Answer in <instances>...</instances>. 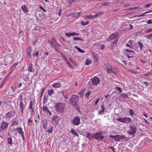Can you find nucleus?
Returning a JSON list of instances; mask_svg holds the SVG:
<instances>
[{
  "label": "nucleus",
  "mask_w": 152,
  "mask_h": 152,
  "mask_svg": "<svg viewBox=\"0 0 152 152\" xmlns=\"http://www.w3.org/2000/svg\"><path fill=\"white\" fill-rule=\"evenodd\" d=\"M79 97L75 94L72 95L70 99V101L73 106L75 107L78 102Z\"/></svg>",
  "instance_id": "f257e3e1"
},
{
  "label": "nucleus",
  "mask_w": 152,
  "mask_h": 152,
  "mask_svg": "<svg viewBox=\"0 0 152 152\" xmlns=\"http://www.w3.org/2000/svg\"><path fill=\"white\" fill-rule=\"evenodd\" d=\"M117 120L120 122H122L124 123H130L132 122V120L129 117L118 118L117 119Z\"/></svg>",
  "instance_id": "f03ea898"
},
{
  "label": "nucleus",
  "mask_w": 152,
  "mask_h": 152,
  "mask_svg": "<svg viewBox=\"0 0 152 152\" xmlns=\"http://www.w3.org/2000/svg\"><path fill=\"white\" fill-rule=\"evenodd\" d=\"M136 131L137 128L135 126H130L128 133L129 135H133L136 134Z\"/></svg>",
  "instance_id": "7ed1b4c3"
},
{
  "label": "nucleus",
  "mask_w": 152,
  "mask_h": 152,
  "mask_svg": "<svg viewBox=\"0 0 152 152\" xmlns=\"http://www.w3.org/2000/svg\"><path fill=\"white\" fill-rule=\"evenodd\" d=\"M103 134V133L101 132H99L96 133H93L94 139L97 140H102L104 137V136L102 135Z\"/></svg>",
  "instance_id": "20e7f679"
},
{
  "label": "nucleus",
  "mask_w": 152,
  "mask_h": 152,
  "mask_svg": "<svg viewBox=\"0 0 152 152\" xmlns=\"http://www.w3.org/2000/svg\"><path fill=\"white\" fill-rule=\"evenodd\" d=\"M90 81L93 85L96 86L99 83L100 80L96 77L94 76L91 79Z\"/></svg>",
  "instance_id": "39448f33"
},
{
  "label": "nucleus",
  "mask_w": 152,
  "mask_h": 152,
  "mask_svg": "<svg viewBox=\"0 0 152 152\" xmlns=\"http://www.w3.org/2000/svg\"><path fill=\"white\" fill-rule=\"evenodd\" d=\"M80 118L79 116H75L72 120V124L74 125L78 126L80 123Z\"/></svg>",
  "instance_id": "423d86ee"
},
{
  "label": "nucleus",
  "mask_w": 152,
  "mask_h": 152,
  "mask_svg": "<svg viewBox=\"0 0 152 152\" xmlns=\"http://www.w3.org/2000/svg\"><path fill=\"white\" fill-rule=\"evenodd\" d=\"M56 110L58 112H62L64 109V106L63 104L61 103H58L56 105Z\"/></svg>",
  "instance_id": "0eeeda50"
},
{
  "label": "nucleus",
  "mask_w": 152,
  "mask_h": 152,
  "mask_svg": "<svg viewBox=\"0 0 152 152\" xmlns=\"http://www.w3.org/2000/svg\"><path fill=\"white\" fill-rule=\"evenodd\" d=\"M110 137L113 139L116 142H119L121 140L125 138L124 136L123 135L122 136L118 135L115 136L110 135Z\"/></svg>",
  "instance_id": "6e6552de"
},
{
  "label": "nucleus",
  "mask_w": 152,
  "mask_h": 152,
  "mask_svg": "<svg viewBox=\"0 0 152 152\" xmlns=\"http://www.w3.org/2000/svg\"><path fill=\"white\" fill-rule=\"evenodd\" d=\"M127 53L126 55L128 58H132L135 55V53L132 50H130L127 49L126 50Z\"/></svg>",
  "instance_id": "1a4fd4ad"
},
{
  "label": "nucleus",
  "mask_w": 152,
  "mask_h": 152,
  "mask_svg": "<svg viewBox=\"0 0 152 152\" xmlns=\"http://www.w3.org/2000/svg\"><path fill=\"white\" fill-rule=\"evenodd\" d=\"M9 123L5 122L2 121L0 125V128L3 130H5L7 128Z\"/></svg>",
  "instance_id": "9d476101"
},
{
  "label": "nucleus",
  "mask_w": 152,
  "mask_h": 152,
  "mask_svg": "<svg viewBox=\"0 0 152 152\" xmlns=\"http://www.w3.org/2000/svg\"><path fill=\"white\" fill-rule=\"evenodd\" d=\"M16 131H17L18 133L20 134L22 136L23 139V140H24L25 137H24V132L23 131V129L22 128L20 127H18L16 128L15 129Z\"/></svg>",
  "instance_id": "9b49d317"
},
{
  "label": "nucleus",
  "mask_w": 152,
  "mask_h": 152,
  "mask_svg": "<svg viewBox=\"0 0 152 152\" xmlns=\"http://www.w3.org/2000/svg\"><path fill=\"white\" fill-rule=\"evenodd\" d=\"M118 35V33H115L114 34H112L110 35L109 38L107 39V40L110 41V40L115 39L117 36Z\"/></svg>",
  "instance_id": "f8f14e48"
},
{
  "label": "nucleus",
  "mask_w": 152,
  "mask_h": 152,
  "mask_svg": "<svg viewBox=\"0 0 152 152\" xmlns=\"http://www.w3.org/2000/svg\"><path fill=\"white\" fill-rule=\"evenodd\" d=\"M19 106L20 109L21 110V113L22 114L24 113L23 110H24V104L23 102L21 101V102H20L19 103Z\"/></svg>",
  "instance_id": "ddd939ff"
},
{
  "label": "nucleus",
  "mask_w": 152,
  "mask_h": 152,
  "mask_svg": "<svg viewBox=\"0 0 152 152\" xmlns=\"http://www.w3.org/2000/svg\"><path fill=\"white\" fill-rule=\"evenodd\" d=\"M43 110L45 112H46L48 114H49L50 115H52L51 112L50 111L46 106H45L43 107Z\"/></svg>",
  "instance_id": "4468645a"
},
{
  "label": "nucleus",
  "mask_w": 152,
  "mask_h": 152,
  "mask_svg": "<svg viewBox=\"0 0 152 152\" xmlns=\"http://www.w3.org/2000/svg\"><path fill=\"white\" fill-rule=\"evenodd\" d=\"M43 128L44 129H46L48 125V121L47 120L44 119L42 121Z\"/></svg>",
  "instance_id": "2eb2a0df"
},
{
  "label": "nucleus",
  "mask_w": 152,
  "mask_h": 152,
  "mask_svg": "<svg viewBox=\"0 0 152 152\" xmlns=\"http://www.w3.org/2000/svg\"><path fill=\"white\" fill-rule=\"evenodd\" d=\"M61 86V82L59 83L53 84L52 85V86L55 88H59Z\"/></svg>",
  "instance_id": "dca6fc26"
},
{
  "label": "nucleus",
  "mask_w": 152,
  "mask_h": 152,
  "mask_svg": "<svg viewBox=\"0 0 152 152\" xmlns=\"http://www.w3.org/2000/svg\"><path fill=\"white\" fill-rule=\"evenodd\" d=\"M13 113L14 112L13 111H10L8 113H7L5 115V116L7 118H10L13 116Z\"/></svg>",
  "instance_id": "f3484780"
},
{
  "label": "nucleus",
  "mask_w": 152,
  "mask_h": 152,
  "mask_svg": "<svg viewBox=\"0 0 152 152\" xmlns=\"http://www.w3.org/2000/svg\"><path fill=\"white\" fill-rule=\"evenodd\" d=\"M106 70L107 73L110 74L112 73L113 74H116L115 72L113 71L112 69L111 68H107Z\"/></svg>",
  "instance_id": "a211bd4d"
},
{
  "label": "nucleus",
  "mask_w": 152,
  "mask_h": 152,
  "mask_svg": "<svg viewBox=\"0 0 152 152\" xmlns=\"http://www.w3.org/2000/svg\"><path fill=\"white\" fill-rule=\"evenodd\" d=\"M21 8L22 10L25 12H28V10L25 4H23L21 7Z\"/></svg>",
  "instance_id": "6ab92c4d"
},
{
  "label": "nucleus",
  "mask_w": 152,
  "mask_h": 152,
  "mask_svg": "<svg viewBox=\"0 0 152 152\" xmlns=\"http://www.w3.org/2000/svg\"><path fill=\"white\" fill-rule=\"evenodd\" d=\"M94 136L93 133L91 134L89 133H88L87 134L86 137L89 139H93V138H94Z\"/></svg>",
  "instance_id": "aec40b11"
},
{
  "label": "nucleus",
  "mask_w": 152,
  "mask_h": 152,
  "mask_svg": "<svg viewBox=\"0 0 152 152\" xmlns=\"http://www.w3.org/2000/svg\"><path fill=\"white\" fill-rule=\"evenodd\" d=\"M31 48L30 46H28L27 48V53L29 56L30 58L31 57Z\"/></svg>",
  "instance_id": "412c9836"
},
{
  "label": "nucleus",
  "mask_w": 152,
  "mask_h": 152,
  "mask_svg": "<svg viewBox=\"0 0 152 152\" xmlns=\"http://www.w3.org/2000/svg\"><path fill=\"white\" fill-rule=\"evenodd\" d=\"M33 101H31L29 103V108L31 110V112L32 113H33L34 112V109L33 108Z\"/></svg>",
  "instance_id": "4be33fe9"
},
{
  "label": "nucleus",
  "mask_w": 152,
  "mask_h": 152,
  "mask_svg": "<svg viewBox=\"0 0 152 152\" xmlns=\"http://www.w3.org/2000/svg\"><path fill=\"white\" fill-rule=\"evenodd\" d=\"M93 15H84L83 16V17L85 19H91L93 18Z\"/></svg>",
  "instance_id": "5701e85b"
},
{
  "label": "nucleus",
  "mask_w": 152,
  "mask_h": 152,
  "mask_svg": "<svg viewBox=\"0 0 152 152\" xmlns=\"http://www.w3.org/2000/svg\"><path fill=\"white\" fill-rule=\"evenodd\" d=\"M53 94H54V90L53 89L48 90V96H51Z\"/></svg>",
  "instance_id": "b1692460"
},
{
  "label": "nucleus",
  "mask_w": 152,
  "mask_h": 152,
  "mask_svg": "<svg viewBox=\"0 0 152 152\" xmlns=\"http://www.w3.org/2000/svg\"><path fill=\"white\" fill-rule=\"evenodd\" d=\"M120 96L121 98H123L124 99H126L129 98L128 97V95L126 93L121 94Z\"/></svg>",
  "instance_id": "393cba45"
},
{
  "label": "nucleus",
  "mask_w": 152,
  "mask_h": 152,
  "mask_svg": "<svg viewBox=\"0 0 152 152\" xmlns=\"http://www.w3.org/2000/svg\"><path fill=\"white\" fill-rule=\"evenodd\" d=\"M152 12V11H151V10H150L149 11H146V12H145L143 13L142 14L137 16V17H141V16H145V14L150 13V12Z\"/></svg>",
  "instance_id": "a878e982"
},
{
  "label": "nucleus",
  "mask_w": 152,
  "mask_h": 152,
  "mask_svg": "<svg viewBox=\"0 0 152 152\" xmlns=\"http://www.w3.org/2000/svg\"><path fill=\"white\" fill-rule=\"evenodd\" d=\"M71 132L74 135H75L76 136L79 137L78 134L72 129Z\"/></svg>",
  "instance_id": "bb28decb"
},
{
  "label": "nucleus",
  "mask_w": 152,
  "mask_h": 152,
  "mask_svg": "<svg viewBox=\"0 0 152 152\" xmlns=\"http://www.w3.org/2000/svg\"><path fill=\"white\" fill-rule=\"evenodd\" d=\"M75 48L78 50V51L80 53H83L85 52V51L79 48L77 46H75Z\"/></svg>",
  "instance_id": "cd10ccee"
},
{
  "label": "nucleus",
  "mask_w": 152,
  "mask_h": 152,
  "mask_svg": "<svg viewBox=\"0 0 152 152\" xmlns=\"http://www.w3.org/2000/svg\"><path fill=\"white\" fill-rule=\"evenodd\" d=\"M63 96L65 99L68 98V94L65 91H62Z\"/></svg>",
  "instance_id": "c85d7f7f"
},
{
  "label": "nucleus",
  "mask_w": 152,
  "mask_h": 152,
  "mask_svg": "<svg viewBox=\"0 0 152 152\" xmlns=\"http://www.w3.org/2000/svg\"><path fill=\"white\" fill-rule=\"evenodd\" d=\"M33 68L32 64H29V66L28 68V70L30 72H32V69Z\"/></svg>",
  "instance_id": "c756f323"
},
{
  "label": "nucleus",
  "mask_w": 152,
  "mask_h": 152,
  "mask_svg": "<svg viewBox=\"0 0 152 152\" xmlns=\"http://www.w3.org/2000/svg\"><path fill=\"white\" fill-rule=\"evenodd\" d=\"M7 141L8 143L10 145H11L12 143V139L11 137H9L7 138Z\"/></svg>",
  "instance_id": "7c9ffc66"
},
{
  "label": "nucleus",
  "mask_w": 152,
  "mask_h": 152,
  "mask_svg": "<svg viewBox=\"0 0 152 152\" xmlns=\"http://www.w3.org/2000/svg\"><path fill=\"white\" fill-rule=\"evenodd\" d=\"M91 61L90 60L88 59H87L86 60V62L85 63V64L86 65H89L91 64Z\"/></svg>",
  "instance_id": "2f4dec72"
},
{
  "label": "nucleus",
  "mask_w": 152,
  "mask_h": 152,
  "mask_svg": "<svg viewBox=\"0 0 152 152\" xmlns=\"http://www.w3.org/2000/svg\"><path fill=\"white\" fill-rule=\"evenodd\" d=\"M73 40H74V41L78 40H80V41H84V40L81 39L80 38H79V37H74L73 38Z\"/></svg>",
  "instance_id": "473e14b6"
},
{
  "label": "nucleus",
  "mask_w": 152,
  "mask_h": 152,
  "mask_svg": "<svg viewBox=\"0 0 152 152\" xmlns=\"http://www.w3.org/2000/svg\"><path fill=\"white\" fill-rule=\"evenodd\" d=\"M53 127L51 126L50 128H49V129L47 130V132L49 133H51L53 131Z\"/></svg>",
  "instance_id": "72a5a7b5"
},
{
  "label": "nucleus",
  "mask_w": 152,
  "mask_h": 152,
  "mask_svg": "<svg viewBox=\"0 0 152 152\" xmlns=\"http://www.w3.org/2000/svg\"><path fill=\"white\" fill-rule=\"evenodd\" d=\"M129 113L130 115L131 116H132L133 115H135L134 112L133 110L132 109H130L129 110Z\"/></svg>",
  "instance_id": "f704fd0d"
},
{
  "label": "nucleus",
  "mask_w": 152,
  "mask_h": 152,
  "mask_svg": "<svg viewBox=\"0 0 152 152\" xmlns=\"http://www.w3.org/2000/svg\"><path fill=\"white\" fill-rule=\"evenodd\" d=\"M152 5V3H149L144 5V7L145 8L150 7Z\"/></svg>",
  "instance_id": "c9c22d12"
},
{
  "label": "nucleus",
  "mask_w": 152,
  "mask_h": 152,
  "mask_svg": "<svg viewBox=\"0 0 152 152\" xmlns=\"http://www.w3.org/2000/svg\"><path fill=\"white\" fill-rule=\"evenodd\" d=\"M138 43L140 46V50H142L143 49V48L144 47V46L142 45V43H141L139 42H138Z\"/></svg>",
  "instance_id": "e433bc0d"
},
{
  "label": "nucleus",
  "mask_w": 152,
  "mask_h": 152,
  "mask_svg": "<svg viewBox=\"0 0 152 152\" xmlns=\"http://www.w3.org/2000/svg\"><path fill=\"white\" fill-rule=\"evenodd\" d=\"M81 24L83 26H85L88 25L89 23V21H87L86 22H84V21H82L81 22Z\"/></svg>",
  "instance_id": "4c0bfd02"
},
{
  "label": "nucleus",
  "mask_w": 152,
  "mask_h": 152,
  "mask_svg": "<svg viewBox=\"0 0 152 152\" xmlns=\"http://www.w3.org/2000/svg\"><path fill=\"white\" fill-rule=\"evenodd\" d=\"M146 38L150 39L152 37V33L146 36Z\"/></svg>",
  "instance_id": "58836bf2"
},
{
  "label": "nucleus",
  "mask_w": 152,
  "mask_h": 152,
  "mask_svg": "<svg viewBox=\"0 0 152 152\" xmlns=\"http://www.w3.org/2000/svg\"><path fill=\"white\" fill-rule=\"evenodd\" d=\"M144 76L146 77H148L152 75V72H149L148 73L145 74L144 75Z\"/></svg>",
  "instance_id": "ea45409f"
},
{
  "label": "nucleus",
  "mask_w": 152,
  "mask_h": 152,
  "mask_svg": "<svg viewBox=\"0 0 152 152\" xmlns=\"http://www.w3.org/2000/svg\"><path fill=\"white\" fill-rule=\"evenodd\" d=\"M94 62L95 63H98V58L96 56H94Z\"/></svg>",
  "instance_id": "a19ab883"
},
{
  "label": "nucleus",
  "mask_w": 152,
  "mask_h": 152,
  "mask_svg": "<svg viewBox=\"0 0 152 152\" xmlns=\"http://www.w3.org/2000/svg\"><path fill=\"white\" fill-rule=\"evenodd\" d=\"M102 4L103 6H107L110 4L109 3L107 2H103Z\"/></svg>",
  "instance_id": "79ce46f5"
},
{
  "label": "nucleus",
  "mask_w": 152,
  "mask_h": 152,
  "mask_svg": "<svg viewBox=\"0 0 152 152\" xmlns=\"http://www.w3.org/2000/svg\"><path fill=\"white\" fill-rule=\"evenodd\" d=\"M65 61H66L67 64L69 66L71 67L72 68H73L72 66L70 64L69 62L68 61L67 59H65Z\"/></svg>",
  "instance_id": "37998d69"
},
{
  "label": "nucleus",
  "mask_w": 152,
  "mask_h": 152,
  "mask_svg": "<svg viewBox=\"0 0 152 152\" xmlns=\"http://www.w3.org/2000/svg\"><path fill=\"white\" fill-rule=\"evenodd\" d=\"M115 88L119 91L120 93H121L122 92V90L121 88H120V87H115Z\"/></svg>",
  "instance_id": "c03bdc74"
},
{
  "label": "nucleus",
  "mask_w": 152,
  "mask_h": 152,
  "mask_svg": "<svg viewBox=\"0 0 152 152\" xmlns=\"http://www.w3.org/2000/svg\"><path fill=\"white\" fill-rule=\"evenodd\" d=\"M60 53H61V56L64 58V60H65V59H67L66 56H65V55H64V54L63 53L61 52Z\"/></svg>",
  "instance_id": "a18cd8bd"
},
{
  "label": "nucleus",
  "mask_w": 152,
  "mask_h": 152,
  "mask_svg": "<svg viewBox=\"0 0 152 152\" xmlns=\"http://www.w3.org/2000/svg\"><path fill=\"white\" fill-rule=\"evenodd\" d=\"M18 124V122L16 121H13L12 124V126H16Z\"/></svg>",
  "instance_id": "49530a36"
},
{
  "label": "nucleus",
  "mask_w": 152,
  "mask_h": 152,
  "mask_svg": "<svg viewBox=\"0 0 152 152\" xmlns=\"http://www.w3.org/2000/svg\"><path fill=\"white\" fill-rule=\"evenodd\" d=\"M145 31L147 34H148L152 31V28H150L148 30H146Z\"/></svg>",
  "instance_id": "de8ad7c7"
},
{
  "label": "nucleus",
  "mask_w": 152,
  "mask_h": 152,
  "mask_svg": "<svg viewBox=\"0 0 152 152\" xmlns=\"http://www.w3.org/2000/svg\"><path fill=\"white\" fill-rule=\"evenodd\" d=\"M91 93V91H88L87 92L85 96H86V97H88V96L90 94V93Z\"/></svg>",
  "instance_id": "09e8293b"
},
{
  "label": "nucleus",
  "mask_w": 152,
  "mask_h": 152,
  "mask_svg": "<svg viewBox=\"0 0 152 152\" xmlns=\"http://www.w3.org/2000/svg\"><path fill=\"white\" fill-rule=\"evenodd\" d=\"M39 55V52L38 51H37L36 53H34L33 54V56H35L37 57Z\"/></svg>",
  "instance_id": "8fccbe9b"
},
{
  "label": "nucleus",
  "mask_w": 152,
  "mask_h": 152,
  "mask_svg": "<svg viewBox=\"0 0 152 152\" xmlns=\"http://www.w3.org/2000/svg\"><path fill=\"white\" fill-rule=\"evenodd\" d=\"M70 34H71V33H66L65 34V35L66 36H67V37H70L71 36V35Z\"/></svg>",
  "instance_id": "3c124183"
},
{
  "label": "nucleus",
  "mask_w": 152,
  "mask_h": 152,
  "mask_svg": "<svg viewBox=\"0 0 152 152\" xmlns=\"http://www.w3.org/2000/svg\"><path fill=\"white\" fill-rule=\"evenodd\" d=\"M104 110H100L99 111V114L100 115L101 114H103L104 113Z\"/></svg>",
  "instance_id": "603ef678"
},
{
  "label": "nucleus",
  "mask_w": 152,
  "mask_h": 152,
  "mask_svg": "<svg viewBox=\"0 0 152 152\" xmlns=\"http://www.w3.org/2000/svg\"><path fill=\"white\" fill-rule=\"evenodd\" d=\"M134 42V40H130L129 41V43L131 45H132Z\"/></svg>",
  "instance_id": "864d4df0"
},
{
  "label": "nucleus",
  "mask_w": 152,
  "mask_h": 152,
  "mask_svg": "<svg viewBox=\"0 0 152 152\" xmlns=\"http://www.w3.org/2000/svg\"><path fill=\"white\" fill-rule=\"evenodd\" d=\"M101 109H102V110H104L105 107L103 104H101Z\"/></svg>",
  "instance_id": "5fc2aeb1"
},
{
  "label": "nucleus",
  "mask_w": 152,
  "mask_h": 152,
  "mask_svg": "<svg viewBox=\"0 0 152 152\" xmlns=\"http://www.w3.org/2000/svg\"><path fill=\"white\" fill-rule=\"evenodd\" d=\"M97 13L98 14V16H100V15L103 14L104 13H103V12H102V11H100V12H99Z\"/></svg>",
  "instance_id": "6e6d98bb"
},
{
  "label": "nucleus",
  "mask_w": 152,
  "mask_h": 152,
  "mask_svg": "<svg viewBox=\"0 0 152 152\" xmlns=\"http://www.w3.org/2000/svg\"><path fill=\"white\" fill-rule=\"evenodd\" d=\"M147 23L148 24L152 23V20H149L147 21Z\"/></svg>",
  "instance_id": "4d7b16f0"
},
{
  "label": "nucleus",
  "mask_w": 152,
  "mask_h": 152,
  "mask_svg": "<svg viewBox=\"0 0 152 152\" xmlns=\"http://www.w3.org/2000/svg\"><path fill=\"white\" fill-rule=\"evenodd\" d=\"M4 82H5L4 80L3 82H1V83L0 87L1 88H2L3 86Z\"/></svg>",
  "instance_id": "13d9d810"
},
{
  "label": "nucleus",
  "mask_w": 152,
  "mask_h": 152,
  "mask_svg": "<svg viewBox=\"0 0 152 152\" xmlns=\"http://www.w3.org/2000/svg\"><path fill=\"white\" fill-rule=\"evenodd\" d=\"M48 43L50 45H52V46H53V42L49 40L48 41Z\"/></svg>",
  "instance_id": "bf43d9fd"
},
{
  "label": "nucleus",
  "mask_w": 152,
  "mask_h": 152,
  "mask_svg": "<svg viewBox=\"0 0 152 152\" xmlns=\"http://www.w3.org/2000/svg\"><path fill=\"white\" fill-rule=\"evenodd\" d=\"M136 8V7H133H133H132V8H129V9H127V10H134V9H135Z\"/></svg>",
  "instance_id": "052dcab7"
},
{
  "label": "nucleus",
  "mask_w": 152,
  "mask_h": 152,
  "mask_svg": "<svg viewBox=\"0 0 152 152\" xmlns=\"http://www.w3.org/2000/svg\"><path fill=\"white\" fill-rule=\"evenodd\" d=\"M104 48H105L104 45H101V48H100L101 50H103L104 49Z\"/></svg>",
  "instance_id": "680f3d73"
},
{
  "label": "nucleus",
  "mask_w": 152,
  "mask_h": 152,
  "mask_svg": "<svg viewBox=\"0 0 152 152\" xmlns=\"http://www.w3.org/2000/svg\"><path fill=\"white\" fill-rule=\"evenodd\" d=\"M32 120L31 119V118H29L28 120V123H32Z\"/></svg>",
  "instance_id": "e2e57ef3"
},
{
  "label": "nucleus",
  "mask_w": 152,
  "mask_h": 152,
  "mask_svg": "<svg viewBox=\"0 0 152 152\" xmlns=\"http://www.w3.org/2000/svg\"><path fill=\"white\" fill-rule=\"evenodd\" d=\"M110 148H111L112 150L113 151V152H115V148L113 146H111Z\"/></svg>",
  "instance_id": "0e129e2a"
},
{
  "label": "nucleus",
  "mask_w": 152,
  "mask_h": 152,
  "mask_svg": "<svg viewBox=\"0 0 152 152\" xmlns=\"http://www.w3.org/2000/svg\"><path fill=\"white\" fill-rule=\"evenodd\" d=\"M98 14L97 13L96 14V15H93V18H94L95 17H98Z\"/></svg>",
  "instance_id": "69168bd1"
},
{
  "label": "nucleus",
  "mask_w": 152,
  "mask_h": 152,
  "mask_svg": "<svg viewBox=\"0 0 152 152\" xmlns=\"http://www.w3.org/2000/svg\"><path fill=\"white\" fill-rule=\"evenodd\" d=\"M99 100H100V99L99 98V99H97V100L96 101V102H95V105H96L97 104L98 102H99Z\"/></svg>",
  "instance_id": "338daca9"
},
{
  "label": "nucleus",
  "mask_w": 152,
  "mask_h": 152,
  "mask_svg": "<svg viewBox=\"0 0 152 152\" xmlns=\"http://www.w3.org/2000/svg\"><path fill=\"white\" fill-rule=\"evenodd\" d=\"M118 42V40H115L112 43L113 44H116Z\"/></svg>",
  "instance_id": "774afa93"
}]
</instances>
